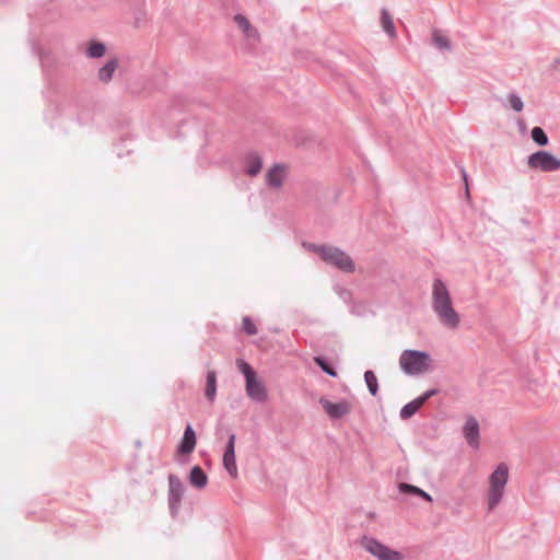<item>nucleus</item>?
Masks as SVG:
<instances>
[{
	"mask_svg": "<svg viewBox=\"0 0 560 560\" xmlns=\"http://www.w3.org/2000/svg\"><path fill=\"white\" fill-rule=\"evenodd\" d=\"M463 176H464V180H465V184H466V189L468 190L467 176H466L465 172H463Z\"/></svg>",
	"mask_w": 560,
	"mask_h": 560,
	"instance_id": "obj_30",
	"label": "nucleus"
},
{
	"mask_svg": "<svg viewBox=\"0 0 560 560\" xmlns=\"http://www.w3.org/2000/svg\"><path fill=\"white\" fill-rule=\"evenodd\" d=\"M217 393V375L214 371H209L207 373V384H206V396L210 401H213Z\"/></svg>",
	"mask_w": 560,
	"mask_h": 560,
	"instance_id": "obj_18",
	"label": "nucleus"
},
{
	"mask_svg": "<svg viewBox=\"0 0 560 560\" xmlns=\"http://www.w3.org/2000/svg\"><path fill=\"white\" fill-rule=\"evenodd\" d=\"M434 394V389L428 390L422 396L405 405L400 410V417L402 419H409L410 417H412L422 407V405Z\"/></svg>",
	"mask_w": 560,
	"mask_h": 560,
	"instance_id": "obj_11",
	"label": "nucleus"
},
{
	"mask_svg": "<svg viewBox=\"0 0 560 560\" xmlns=\"http://www.w3.org/2000/svg\"><path fill=\"white\" fill-rule=\"evenodd\" d=\"M420 497H422L423 499H425L427 501L431 502L432 501V498L430 494H428L427 492H424L422 490V493L419 494Z\"/></svg>",
	"mask_w": 560,
	"mask_h": 560,
	"instance_id": "obj_29",
	"label": "nucleus"
},
{
	"mask_svg": "<svg viewBox=\"0 0 560 560\" xmlns=\"http://www.w3.org/2000/svg\"><path fill=\"white\" fill-rule=\"evenodd\" d=\"M105 51V45L98 42H91L86 49V54L90 58H100L104 56Z\"/></svg>",
	"mask_w": 560,
	"mask_h": 560,
	"instance_id": "obj_21",
	"label": "nucleus"
},
{
	"mask_svg": "<svg viewBox=\"0 0 560 560\" xmlns=\"http://www.w3.org/2000/svg\"><path fill=\"white\" fill-rule=\"evenodd\" d=\"M223 466L229 475L236 479L238 476V470L235 460V435L231 434L229 438L228 445L225 447V452L223 455Z\"/></svg>",
	"mask_w": 560,
	"mask_h": 560,
	"instance_id": "obj_9",
	"label": "nucleus"
},
{
	"mask_svg": "<svg viewBox=\"0 0 560 560\" xmlns=\"http://www.w3.org/2000/svg\"><path fill=\"white\" fill-rule=\"evenodd\" d=\"M431 358L427 352L405 350L399 358L400 369L408 375H418L430 369Z\"/></svg>",
	"mask_w": 560,
	"mask_h": 560,
	"instance_id": "obj_3",
	"label": "nucleus"
},
{
	"mask_svg": "<svg viewBox=\"0 0 560 560\" xmlns=\"http://www.w3.org/2000/svg\"><path fill=\"white\" fill-rule=\"evenodd\" d=\"M189 481L191 486L202 489L207 486L208 477L199 466H194L189 474Z\"/></svg>",
	"mask_w": 560,
	"mask_h": 560,
	"instance_id": "obj_16",
	"label": "nucleus"
},
{
	"mask_svg": "<svg viewBox=\"0 0 560 560\" xmlns=\"http://www.w3.org/2000/svg\"><path fill=\"white\" fill-rule=\"evenodd\" d=\"M316 252L324 261L339 268L340 270L345 272L354 271V264L351 257L341 249L331 246H322L318 247Z\"/></svg>",
	"mask_w": 560,
	"mask_h": 560,
	"instance_id": "obj_5",
	"label": "nucleus"
},
{
	"mask_svg": "<svg viewBox=\"0 0 560 560\" xmlns=\"http://www.w3.org/2000/svg\"><path fill=\"white\" fill-rule=\"evenodd\" d=\"M287 175V168L283 165H275L267 173V183L272 188H280Z\"/></svg>",
	"mask_w": 560,
	"mask_h": 560,
	"instance_id": "obj_14",
	"label": "nucleus"
},
{
	"mask_svg": "<svg viewBox=\"0 0 560 560\" xmlns=\"http://www.w3.org/2000/svg\"><path fill=\"white\" fill-rule=\"evenodd\" d=\"M170 497L168 503L172 512H175L183 495V483L180 479L175 475L168 476Z\"/></svg>",
	"mask_w": 560,
	"mask_h": 560,
	"instance_id": "obj_10",
	"label": "nucleus"
},
{
	"mask_svg": "<svg viewBox=\"0 0 560 560\" xmlns=\"http://www.w3.org/2000/svg\"><path fill=\"white\" fill-rule=\"evenodd\" d=\"M262 167V162L259 156L252 155L247 160L246 173L249 176H256Z\"/></svg>",
	"mask_w": 560,
	"mask_h": 560,
	"instance_id": "obj_20",
	"label": "nucleus"
},
{
	"mask_svg": "<svg viewBox=\"0 0 560 560\" xmlns=\"http://www.w3.org/2000/svg\"><path fill=\"white\" fill-rule=\"evenodd\" d=\"M509 102H510L511 107L514 110L521 112L523 109V102H522V100L517 95L511 94L509 96Z\"/></svg>",
	"mask_w": 560,
	"mask_h": 560,
	"instance_id": "obj_27",
	"label": "nucleus"
},
{
	"mask_svg": "<svg viewBox=\"0 0 560 560\" xmlns=\"http://www.w3.org/2000/svg\"><path fill=\"white\" fill-rule=\"evenodd\" d=\"M432 310L444 327L452 330L458 328L460 315L454 307L446 284L440 279H435L432 284Z\"/></svg>",
	"mask_w": 560,
	"mask_h": 560,
	"instance_id": "obj_1",
	"label": "nucleus"
},
{
	"mask_svg": "<svg viewBox=\"0 0 560 560\" xmlns=\"http://www.w3.org/2000/svg\"><path fill=\"white\" fill-rule=\"evenodd\" d=\"M314 361L324 372H326L330 376H337V372L331 366H329L320 357H315Z\"/></svg>",
	"mask_w": 560,
	"mask_h": 560,
	"instance_id": "obj_26",
	"label": "nucleus"
},
{
	"mask_svg": "<svg viewBox=\"0 0 560 560\" xmlns=\"http://www.w3.org/2000/svg\"><path fill=\"white\" fill-rule=\"evenodd\" d=\"M433 43L441 49H450L451 44L448 38L440 31H434L432 34Z\"/></svg>",
	"mask_w": 560,
	"mask_h": 560,
	"instance_id": "obj_23",
	"label": "nucleus"
},
{
	"mask_svg": "<svg viewBox=\"0 0 560 560\" xmlns=\"http://www.w3.org/2000/svg\"><path fill=\"white\" fill-rule=\"evenodd\" d=\"M509 479V468L504 463L497 466L489 477L487 503L489 511L493 510L501 501Z\"/></svg>",
	"mask_w": 560,
	"mask_h": 560,
	"instance_id": "obj_2",
	"label": "nucleus"
},
{
	"mask_svg": "<svg viewBox=\"0 0 560 560\" xmlns=\"http://www.w3.org/2000/svg\"><path fill=\"white\" fill-rule=\"evenodd\" d=\"M381 24L383 30L390 36L396 37V28L393 19L387 10L383 9L381 12Z\"/></svg>",
	"mask_w": 560,
	"mask_h": 560,
	"instance_id": "obj_19",
	"label": "nucleus"
},
{
	"mask_svg": "<svg viewBox=\"0 0 560 560\" xmlns=\"http://www.w3.org/2000/svg\"><path fill=\"white\" fill-rule=\"evenodd\" d=\"M468 444L475 448L479 446V423L474 417H468L463 428Z\"/></svg>",
	"mask_w": 560,
	"mask_h": 560,
	"instance_id": "obj_12",
	"label": "nucleus"
},
{
	"mask_svg": "<svg viewBox=\"0 0 560 560\" xmlns=\"http://www.w3.org/2000/svg\"><path fill=\"white\" fill-rule=\"evenodd\" d=\"M243 330L249 335L254 336L257 334V328L254 324V322L249 317H244L242 322Z\"/></svg>",
	"mask_w": 560,
	"mask_h": 560,
	"instance_id": "obj_25",
	"label": "nucleus"
},
{
	"mask_svg": "<svg viewBox=\"0 0 560 560\" xmlns=\"http://www.w3.org/2000/svg\"><path fill=\"white\" fill-rule=\"evenodd\" d=\"M527 164L532 170L555 172L560 170V160L548 151H538L529 155Z\"/></svg>",
	"mask_w": 560,
	"mask_h": 560,
	"instance_id": "obj_7",
	"label": "nucleus"
},
{
	"mask_svg": "<svg viewBox=\"0 0 560 560\" xmlns=\"http://www.w3.org/2000/svg\"><path fill=\"white\" fill-rule=\"evenodd\" d=\"M399 489L401 492L413 493L417 495L422 493V490L420 488H417V487L408 485V483H400Z\"/></svg>",
	"mask_w": 560,
	"mask_h": 560,
	"instance_id": "obj_28",
	"label": "nucleus"
},
{
	"mask_svg": "<svg viewBox=\"0 0 560 560\" xmlns=\"http://www.w3.org/2000/svg\"><path fill=\"white\" fill-rule=\"evenodd\" d=\"M319 404L330 419L342 418L347 416L352 408L351 402L346 399H342L338 402H332L327 398L322 397L319 399Z\"/></svg>",
	"mask_w": 560,
	"mask_h": 560,
	"instance_id": "obj_8",
	"label": "nucleus"
},
{
	"mask_svg": "<svg viewBox=\"0 0 560 560\" xmlns=\"http://www.w3.org/2000/svg\"><path fill=\"white\" fill-rule=\"evenodd\" d=\"M532 138L539 145H546L548 143V137L540 127H534L532 129Z\"/></svg>",
	"mask_w": 560,
	"mask_h": 560,
	"instance_id": "obj_24",
	"label": "nucleus"
},
{
	"mask_svg": "<svg viewBox=\"0 0 560 560\" xmlns=\"http://www.w3.org/2000/svg\"><path fill=\"white\" fill-rule=\"evenodd\" d=\"M364 380L370 393L375 396L378 390L377 377L372 371H366L364 374Z\"/></svg>",
	"mask_w": 560,
	"mask_h": 560,
	"instance_id": "obj_22",
	"label": "nucleus"
},
{
	"mask_svg": "<svg viewBox=\"0 0 560 560\" xmlns=\"http://www.w3.org/2000/svg\"><path fill=\"white\" fill-rule=\"evenodd\" d=\"M197 439L196 433L190 424L185 429L182 442L178 445L177 452L179 454H190L196 447Z\"/></svg>",
	"mask_w": 560,
	"mask_h": 560,
	"instance_id": "obj_13",
	"label": "nucleus"
},
{
	"mask_svg": "<svg viewBox=\"0 0 560 560\" xmlns=\"http://www.w3.org/2000/svg\"><path fill=\"white\" fill-rule=\"evenodd\" d=\"M117 66H118V63H117V60H115V59L107 61L104 65V67H102L98 71L100 81H102L103 83H108L112 80L113 74L117 69Z\"/></svg>",
	"mask_w": 560,
	"mask_h": 560,
	"instance_id": "obj_17",
	"label": "nucleus"
},
{
	"mask_svg": "<svg viewBox=\"0 0 560 560\" xmlns=\"http://www.w3.org/2000/svg\"><path fill=\"white\" fill-rule=\"evenodd\" d=\"M234 22L237 24L238 28L244 33L247 39H254L255 42H259V33L255 27L252 26L250 22L244 15H235Z\"/></svg>",
	"mask_w": 560,
	"mask_h": 560,
	"instance_id": "obj_15",
	"label": "nucleus"
},
{
	"mask_svg": "<svg viewBox=\"0 0 560 560\" xmlns=\"http://www.w3.org/2000/svg\"><path fill=\"white\" fill-rule=\"evenodd\" d=\"M363 548L378 560H404L401 552L390 549L374 538H363Z\"/></svg>",
	"mask_w": 560,
	"mask_h": 560,
	"instance_id": "obj_6",
	"label": "nucleus"
},
{
	"mask_svg": "<svg viewBox=\"0 0 560 560\" xmlns=\"http://www.w3.org/2000/svg\"><path fill=\"white\" fill-rule=\"evenodd\" d=\"M237 366L246 378L247 396L256 401H266L267 389L252 366L243 360H237Z\"/></svg>",
	"mask_w": 560,
	"mask_h": 560,
	"instance_id": "obj_4",
	"label": "nucleus"
}]
</instances>
